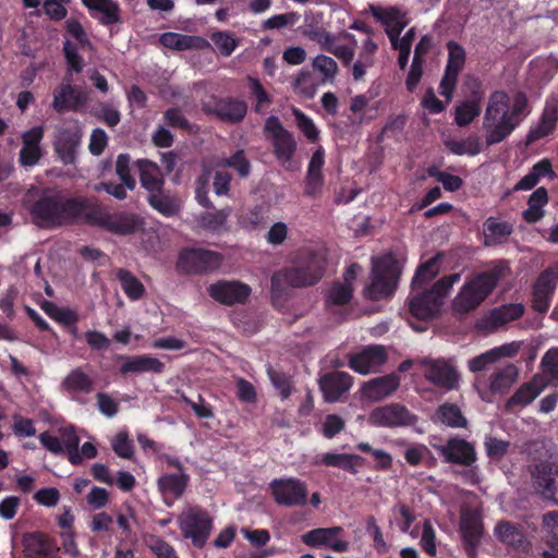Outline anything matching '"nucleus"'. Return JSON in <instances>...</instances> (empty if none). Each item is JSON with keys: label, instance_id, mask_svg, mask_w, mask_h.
<instances>
[{"label": "nucleus", "instance_id": "obj_1", "mask_svg": "<svg viewBox=\"0 0 558 558\" xmlns=\"http://www.w3.org/2000/svg\"><path fill=\"white\" fill-rule=\"evenodd\" d=\"M25 206L34 225L41 229H58L83 223L88 197L66 196L49 189L28 195Z\"/></svg>", "mask_w": 558, "mask_h": 558}, {"label": "nucleus", "instance_id": "obj_2", "mask_svg": "<svg viewBox=\"0 0 558 558\" xmlns=\"http://www.w3.org/2000/svg\"><path fill=\"white\" fill-rule=\"evenodd\" d=\"M509 274L508 263L498 260L487 270L472 276L456 295V312L468 313L475 310Z\"/></svg>", "mask_w": 558, "mask_h": 558}, {"label": "nucleus", "instance_id": "obj_3", "mask_svg": "<svg viewBox=\"0 0 558 558\" xmlns=\"http://www.w3.org/2000/svg\"><path fill=\"white\" fill-rule=\"evenodd\" d=\"M325 274V260L311 250L298 253L290 267L271 276V291L278 292L282 282L294 287H308L316 284Z\"/></svg>", "mask_w": 558, "mask_h": 558}, {"label": "nucleus", "instance_id": "obj_4", "mask_svg": "<svg viewBox=\"0 0 558 558\" xmlns=\"http://www.w3.org/2000/svg\"><path fill=\"white\" fill-rule=\"evenodd\" d=\"M517 128L509 114V96L505 92H494L488 98L483 118L486 145L504 142Z\"/></svg>", "mask_w": 558, "mask_h": 558}, {"label": "nucleus", "instance_id": "obj_5", "mask_svg": "<svg viewBox=\"0 0 558 558\" xmlns=\"http://www.w3.org/2000/svg\"><path fill=\"white\" fill-rule=\"evenodd\" d=\"M453 286V274L436 281L428 290L418 292L408 299V310L412 317L428 322L437 318L445 306V301Z\"/></svg>", "mask_w": 558, "mask_h": 558}, {"label": "nucleus", "instance_id": "obj_6", "mask_svg": "<svg viewBox=\"0 0 558 558\" xmlns=\"http://www.w3.org/2000/svg\"><path fill=\"white\" fill-rule=\"evenodd\" d=\"M83 223L98 227L114 234L128 235L138 229L141 221L134 214L128 211L110 213L93 198H88V209L85 211Z\"/></svg>", "mask_w": 558, "mask_h": 558}, {"label": "nucleus", "instance_id": "obj_7", "mask_svg": "<svg viewBox=\"0 0 558 558\" xmlns=\"http://www.w3.org/2000/svg\"><path fill=\"white\" fill-rule=\"evenodd\" d=\"M399 277L398 262L391 255L375 259L372 268V281L365 288L364 296L372 301L390 296L396 290Z\"/></svg>", "mask_w": 558, "mask_h": 558}, {"label": "nucleus", "instance_id": "obj_8", "mask_svg": "<svg viewBox=\"0 0 558 558\" xmlns=\"http://www.w3.org/2000/svg\"><path fill=\"white\" fill-rule=\"evenodd\" d=\"M178 521L183 537L190 538L194 547L202 549L214 526L209 512L199 506H192L179 515Z\"/></svg>", "mask_w": 558, "mask_h": 558}, {"label": "nucleus", "instance_id": "obj_9", "mask_svg": "<svg viewBox=\"0 0 558 558\" xmlns=\"http://www.w3.org/2000/svg\"><path fill=\"white\" fill-rule=\"evenodd\" d=\"M264 131L271 143L272 153L277 161L283 168L290 169L298 149V143L293 133L287 130L276 116H270L266 119Z\"/></svg>", "mask_w": 558, "mask_h": 558}, {"label": "nucleus", "instance_id": "obj_10", "mask_svg": "<svg viewBox=\"0 0 558 558\" xmlns=\"http://www.w3.org/2000/svg\"><path fill=\"white\" fill-rule=\"evenodd\" d=\"M459 531L462 547L468 558H476L477 548L484 536V523L481 509L463 505L460 509Z\"/></svg>", "mask_w": 558, "mask_h": 558}, {"label": "nucleus", "instance_id": "obj_11", "mask_svg": "<svg viewBox=\"0 0 558 558\" xmlns=\"http://www.w3.org/2000/svg\"><path fill=\"white\" fill-rule=\"evenodd\" d=\"M222 256L218 252L205 248H184L180 252L177 268L180 272L202 275L218 269Z\"/></svg>", "mask_w": 558, "mask_h": 558}, {"label": "nucleus", "instance_id": "obj_12", "mask_svg": "<svg viewBox=\"0 0 558 558\" xmlns=\"http://www.w3.org/2000/svg\"><path fill=\"white\" fill-rule=\"evenodd\" d=\"M269 489L275 502L279 506L292 508L307 504V485L300 478H275L269 483Z\"/></svg>", "mask_w": 558, "mask_h": 558}, {"label": "nucleus", "instance_id": "obj_13", "mask_svg": "<svg viewBox=\"0 0 558 558\" xmlns=\"http://www.w3.org/2000/svg\"><path fill=\"white\" fill-rule=\"evenodd\" d=\"M417 418L405 405L393 402L373 409L368 415V423L375 427L395 428L416 423Z\"/></svg>", "mask_w": 558, "mask_h": 558}, {"label": "nucleus", "instance_id": "obj_14", "mask_svg": "<svg viewBox=\"0 0 558 558\" xmlns=\"http://www.w3.org/2000/svg\"><path fill=\"white\" fill-rule=\"evenodd\" d=\"M207 291L213 300L227 306L245 304L252 293L251 287L239 280H218Z\"/></svg>", "mask_w": 558, "mask_h": 558}, {"label": "nucleus", "instance_id": "obj_15", "mask_svg": "<svg viewBox=\"0 0 558 558\" xmlns=\"http://www.w3.org/2000/svg\"><path fill=\"white\" fill-rule=\"evenodd\" d=\"M83 132L80 126L60 128L54 135L53 150L64 166L76 163L77 150L81 146Z\"/></svg>", "mask_w": 558, "mask_h": 558}, {"label": "nucleus", "instance_id": "obj_16", "mask_svg": "<svg viewBox=\"0 0 558 558\" xmlns=\"http://www.w3.org/2000/svg\"><path fill=\"white\" fill-rule=\"evenodd\" d=\"M524 311V306L521 303L500 305L478 318L475 323V328L483 333L494 332L499 327L521 318Z\"/></svg>", "mask_w": 558, "mask_h": 558}, {"label": "nucleus", "instance_id": "obj_17", "mask_svg": "<svg viewBox=\"0 0 558 558\" xmlns=\"http://www.w3.org/2000/svg\"><path fill=\"white\" fill-rule=\"evenodd\" d=\"M342 533L341 526L317 527L303 534L302 542L311 547L325 546L336 553H344L349 549V543L338 538Z\"/></svg>", "mask_w": 558, "mask_h": 558}, {"label": "nucleus", "instance_id": "obj_18", "mask_svg": "<svg viewBox=\"0 0 558 558\" xmlns=\"http://www.w3.org/2000/svg\"><path fill=\"white\" fill-rule=\"evenodd\" d=\"M418 362L420 369L429 383L445 390L453 388V366L448 361L425 357Z\"/></svg>", "mask_w": 558, "mask_h": 558}, {"label": "nucleus", "instance_id": "obj_19", "mask_svg": "<svg viewBox=\"0 0 558 558\" xmlns=\"http://www.w3.org/2000/svg\"><path fill=\"white\" fill-rule=\"evenodd\" d=\"M22 545L26 558H56L60 551L56 539L39 531L25 533Z\"/></svg>", "mask_w": 558, "mask_h": 558}, {"label": "nucleus", "instance_id": "obj_20", "mask_svg": "<svg viewBox=\"0 0 558 558\" xmlns=\"http://www.w3.org/2000/svg\"><path fill=\"white\" fill-rule=\"evenodd\" d=\"M85 101L86 98L81 88L72 85L70 78L63 81L53 90L52 108L57 113L77 111Z\"/></svg>", "mask_w": 558, "mask_h": 558}, {"label": "nucleus", "instance_id": "obj_21", "mask_svg": "<svg viewBox=\"0 0 558 558\" xmlns=\"http://www.w3.org/2000/svg\"><path fill=\"white\" fill-rule=\"evenodd\" d=\"M318 383L324 399L327 402H336L350 390L353 378L345 372L333 371L323 375Z\"/></svg>", "mask_w": 558, "mask_h": 558}, {"label": "nucleus", "instance_id": "obj_22", "mask_svg": "<svg viewBox=\"0 0 558 558\" xmlns=\"http://www.w3.org/2000/svg\"><path fill=\"white\" fill-rule=\"evenodd\" d=\"M189 483L190 475L186 472L165 473L157 480L158 489L169 506L183 496Z\"/></svg>", "mask_w": 558, "mask_h": 558}, {"label": "nucleus", "instance_id": "obj_23", "mask_svg": "<svg viewBox=\"0 0 558 558\" xmlns=\"http://www.w3.org/2000/svg\"><path fill=\"white\" fill-rule=\"evenodd\" d=\"M387 361V352L383 345H369L360 353L353 354L349 366L359 374H368L373 368Z\"/></svg>", "mask_w": 558, "mask_h": 558}, {"label": "nucleus", "instance_id": "obj_24", "mask_svg": "<svg viewBox=\"0 0 558 558\" xmlns=\"http://www.w3.org/2000/svg\"><path fill=\"white\" fill-rule=\"evenodd\" d=\"M118 361H124L120 366L119 373L122 376L128 374L154 373L161 374L165 371V364L157 357L150 355H118Z\"/></svg>", "mask_w": 558, "mask_h": 558}, {"label": "nucleus", "instance_id": "obj_25", "mask_svg": "<svg viewBox=\"0 0 558 558\" xmlns=\"http://www.w3.org/2000/svg\"><path fill=\"white\" fill-rule=\"evenodd\" d=\"M546 386L547 383L545 378L542 375L536 374L530 381L520 386V388L510 397L507 405L509 408L527 405L539 396Z\"/></svg>", "mask_w": 558, "mask_h": 558}, {"label": "nucleus", "instance_id": "obj_26", "mask_svg": "<svg viewBox=\"0 0 558 558\" xmlns=\"http://www.w3.org/2000/svg\"><path fill=\"white\" fill-rule=\"evenodd\" d=\"M136 166L140 172L141 185L148 194L165 189V179L156 162L148 159H138Z\"/></svg>", "mask_w": 558, "mask_h": 558}, {"label": "nucleus", "instance_id": "obj_27", "mask_svg": "<svg viewBox=\"0 0 558 558\" xmlns=\"http://www.w3.org/2000/svg\"><path fill=\"white\" fill-rule=\"evenodd\" d=\"M558 121V106L556 104L554 105H546L541 119L534 128H531L527 135L525 143L526 145H531L534 142L548 136L550 133L554 132L556 124Z\"/></svg>", "mask_w": 558, "mask_h": 558}, {"label": "nucleus", "instance_id": "obj_28", "mask_svg": "<svg viewBox=\"0 0 558 558\" xmlns=\"http://www.w3.org/2000/svg\"><path fill=\"white\" fill-rule=\"evenodd\" d=\"M159 43L166 48L178 51L203 49L209 45L208 41L201 36L184 35L172 32L161 34Z\"/></svg>", "mask_w": 558, "mask_h": 558}, {"label": "nucleus", "instance_id": "obj_29", "mask_svg": "<svg viewBox=\"0 0 558 558\" xmlns=\"http://www.w3.org/2000/svg\"><path fill=\"white\" fill-rule=\"evenodd\" d=\"M400 386V378L396 374H389L369 380L364 386V393L366 397L380 400L398 389Z\"/></svg>", "mask_w": 558, "mask_h": 558}, {"label": "nucleus", "instance_id": "obj_30", "mask_svg": "<svg viewBox=\"0 0 558 558\" xmlns=\"http://www.w3.org/2000/svg\"><path fill=\"white\" fill-rule=\"evenodd\" d=\"M147 202L149 206L165 217H173L180 211V203L175 196L166 192L165 189L148 194Z\"/></svg>", "mask_w": 558, "mask_h": 558}, {"label": "nucleus", "instance_id": "obj_31", "mask_svg": "<svg viewBox=\"0 0 558 558\" xmlns=\"http://www.w3.org/2000/svg\"><path fill=\"white\" fill-rule=\"evenodd\" d=\"M82 3L90 11L101 13L99 22L102 25H112L121 22L120 8L111 0H82Z\"/></svg>", "mask_w": 558, "mask_h": 558}, {"label": "nucleus", "instance_id": "obj_32", "mask_svg": "<svg viewBox=\"0 0 558 558\" xmlns=\"http://www.w3.org/2000/svg\"><path fill=\"white\" fill-rule=\"evenodd\" d=\"M247 106L243 100L233 98L221 99L216 105L217 116L227 122L236 123L244 119Z\"/></svg>", "mask_w": 558, "mask_h": 558}, {"label": "nucleus", "instance_id": "obj_33", "mask_svg": "<svg viewBox=\"0 0 558 558\" xmlns=\"http://www.w3.org/2000/svg\"><path fill=\"white\" fill-rule=\"evenodd\" d=\"M495 536L506 545L520 548L525 544V536L521 527L510 521H500L495 526Z\"/></svg>", "mask_w": 558, "mask_h": 558}, {"label": "nucleus", "instance_id": "obj_34", "mask_svg": "<svg viewBox=\"0 0 558 558\" xmlns=\"http://www.w3.org/2000/svg\"><path fill=\"white\" fill-rule=\"evenodd\" d=\"M62 387L72 396L76 393H90L94 390V380L77 367L71 371L62 381Z\"/></svg>", "mask_w": 558, "mask_h": 558}, {"label": "nucleus", "instance_id": "obj_35", "mask_svg": "<svg viewBox=\"0 0 558 558\" xmlns=\"http://www.w3.org/2000/svg\"><path fill=\"white\" fill-rule=\"evenodd\" d=\"M518 377V368L513 364L495 371L489 377V388L493 393H505Z\"/></svg>", "mask_w": 558, "mask_h": 558}, {"label": "nucleus", "instance_id": "obj_36", "mask_svg": "<svg viewBox=\"0 0 558 558\" xmlns=\"http://www.w3.org/2000/svg\"><path fill=\"white\" fill-rule=\"evenodd\" d=\"M40 308L56 323L68 328L69 326H73V324H77L80 320V316L76 311L70 307H60L56 303L51 301H43L40 303Z\"/></svg>", "mask_w": 558, "mask_h": 558}, {"label": "nucleus", "instance_id": "obj_37", "mask_svg": "<svg viewBox=\"0 0 558 558\" xmlns=\"http://www.w3.org/2000/svg\"><path fill=\"white\" fill-rule=\"evenodd\" d=\"M512 231L513 228L509 222L488 218L484 223L485 243L487 245L504 243Z\"/></svg>", "mask_w": 558, "mask_h": 558}, {"label": "nucleus", "instance_id": "obj_38", "mask_svg": "<svg viewBox=\"0 0 558 558\" xmlns=\"http://www.w3.org/2000/svg\"><path fill=\"white\" fill-rule=\"evenodd\" d=\"M116 277L123 292L131 301H137L144 296L146 292L144 284L130 270L119 268L116 272Z\"/></svg>", "mask_w": 558, "mask_h": 558}, {"label": "nucleus", "instance_id": "obj_39", "mask_svg": "<svg viewBox=\"0 0 558 558\" xmlns=\"http://www.w3.org/2000/svg\"><path fill=\"white\" fill-rule=\"evenodd\" d=\"M59 433L64 452L68 453V459L71 464H81L82 456L78 451L80 438L75 432V428L73 426L61 427Z\"/></svg>", "mask_w": 558, "mask_h": 558}, {"label": "nucleus", "instance_id": "obj_40", "mask_svg": "<svg viewBox=\"0 0 558 558\" xmlns=\"http://www.w3.org/2000/svg\"><path fill=\"white\" fill-rule=\"evenodd\" d=\"M444 254L437 253L428 260L422 263L412 279V286H421L422 283L432 281L440 270L441 258Z\"/></svg>", "mask_w": 558, "mask_h": 558}, {"label": "nucleus", "instance_id": "obj_41", "mask_svg": "<svg viewBox=\"0 0 558 558\" xmlns=\"http://www.w3.org/2000/svg\"><path fill=\"white\" fill-rule=\"evenodd\" d=\"M536 485L545 499L551 500L558 505V468L555 473L539 472L536 478Z\"/></svg>", "mask_w": 558, "mask_h": 558}, {"label": "nucleus", "instance_id": "obj_42", "mask_svg": "<svg viewBox=\"0 0 558 558\" xmlns=\"http://www.w3.org/2000/svg\"><path fill=\"white\" fill-rule=\"evenodd\" d=\"M541 368L547 385L558 387V348L546 351L541 361Z\"/></svg>", "mask_w": 558, "mask_h": 558}, {"label": "nucleus", "instance_id": "obj_43", "mask_svg": "<svg viewBox=\"0 0 558 558\" xmlns=\"http://www.w3.org/2000/svg\"><path fill=\"white\" fill-rule=\"evenodd\" d=\"M217 166L232 168L242 179H246L250 175L252 168L243 149H239L230 157L221 159Z\"/></svg>", "mask_w": 558, "mask_h": 558}, {"label": "nucleus", "instance_id": "obj_44", "mask_svg": "<svg viewBox=\"0 0 558 558\" xmlns=\"http://www.w3.org/2000/svg\"><path fill=\"white\" fill-rule=\"evenodd\" d=\"M500 355H511L509 347L504 345L498 349H493L470 360V371L473 373L481 372L485 369L487 365L495 363L500 357Z\"/></svg>", "mask_w": 558, "mask_h": 558}, {"label": "nucleus", "instance_id": "obj_45", "mask_svg": "<svg viewBox=\"0 0 558 558\" xmlns=\"http://www.w3.org/2000/svg\"><path fill=\"white\" fill-rule=\"evenodd\" d=\"M481 111L480 102L470 101L468 99L462 100L458 106H456V125H469L476 117L480 116Z\"/></svg>", "mask_w": 558, "mask_h": 558}, {"label": "nucleus", "instance_id": "obj_46", "mask_svg": "<svg viewBox=\"0 0 558 558\" xmlns=\"http://www.w3.org/2000/svg\"><path fill=\"white\" fill-rule=\"evenodd\" d=\"M446 48L448 51L447 65L439 88L440 94L449 101L453 93V39L447 41Z\"/></svg>", "mask_w": 558, "mask_h": 558}, {"label": "nucleus", "instance_id": "obj_47", "mask_svg": "<svg viewBox=\"0 0 558 558\" xmlns=\"http://www.w3.org/2000/svg\"><path fill=\"white\" fill-rule=\"evenodd\" d=\"M292 112L295 118L298 129L303 133L308 142L316 143L319 138V131L313 120L299 108L294 107Z\"/></svg>", "mask_w": 558, "mask_h": 558}, {"label": "nucleus", "instance_id": "obj_48", "mask_svg": "<svg viewBox=\"0 0 558 558\" xmlns=\"http://www.w3.org/2000/svg\"><path fill=\"white\" fill-rule=\"evenodd\" d=\"M461 93L465 99L482 104L484 98L482 81L474 75H466L461 86Z\"/></svg>", "mask_w": 558, "mask_h": 558}, {"label": "nucleus", "instance_id": "obj_49", "mask_svg": "<svg viewBox=\"0 0 558 558\" xmlns=\"http://www.w3.org/2000/svg\"><path fill=\"white\" fill-rule=\"evenodd\" d=\"M454 449L456 464L471 466L477 460L474 446L464 439L456 437Z\"/></svg>", "mask_w": 558, "mask_h": 558}, {"label": "nucleus", "instance_id": "obj_50", "mask_svg": "<svg viewBox=\"0 0 558 558\" xmlns=\"http://www.w3.org/2000/svg\"><path fill=\"white\" fill-rule=\"evenodd\" d=\"M355 448L364 453H371L376 460V469L379 471H388L392 466V457L383 449H374L368 442H359Z\"/></svg>", "mask_w": 558, "mask_h": 558}, {"label": "nucleus", "instance_id": "obj_51", "mask_svg": "<svg viewBox=\"0 0 558 558\" xmlns=\"http://www.w3.org/2000/svg\"><path fill=\"white\" fill-rule=\"evenodd\" d=\"M353 296L351 283H335L328 291L327 303L329 305H345Z\"/></svg>", "mask_w": 558, "mask_h": 558}, {"label": "nucleus", "instance_id": "obj_52", "mask_svg": "<svg viewBox=\"0 0 558 558\" xmlns=\"http://www.w3.org/2000/svg\"><path fill=\"white\" fill-rule=\"evenodd\" d=\"M323 48L340 59L344 66H349L354 58L353 48L337 44L336 40L330 37V35L326 36Z\"/></svg>", "mask_w": 558, "mask_h": 558}, {"label": "nucleus", "instance_id": "obj_53", "mask_svg": "<svg viewBox=\"0 0 558 558\" xmlns=\"http://www.w3.org/2000/svg\"><path fill=\"white\" fill-rule=\"evenodd\" d=\"M313 68L322 73L324 82L332 83L338 73L337 62L325 54H319L314 59Z\"/></svg>", "mask_w": 558, "mask_h": 558}, {"label": "nucleus", "instance_id": "obj_54", "mask_svg": "<svg viewBox=\"0 0 558 558\" xmlns=\"http://www.w3.org/2000/svg\"><path fill=\"white\" fill-rule=\"evenodd\" d=\"M131 157L129 154H120L116 162V173L120 178L121 182L129 189L134 190L136 185L135 179L131 174L130 170Z\"/></svg>", "mask_w": 558, "mask_h": 558}, {"label": "nucleus", "instance_id": "obj_55", "mask_svg": "<svg viewBox=\"0 0 558 558\" xmlns=\"http://www.w3.org/2000/svg\"><path fill=\"white\" fill-rule=\"evenodd\" d=\"M558 283V272L553 268H547L541 272L538 278L536 279L534 287L537 290H542L543 292L553 296L555 289Z\"/></svg>", "mask_w": 558, "mask_h": 558}, {"label": "nucleus", "instance_id": "obj_56", "mask_svg": "<svg viewBox=\"0 0 558 558\" xmlns=\"http://www.w3.org/2000/svg\"><path fill=\"white\" fill-rule=\"evenodd\" d=\"M211 40L219 50L220 54L229 57L235 50L236 40L226 32H216L211 35Z\"/></svg>", "mask_w": 558, "mask_h": 558}, {"label": "nucleus", "instance_id": "obj_57", "mask_svg": "<svg viewBox=\"0 0 558 558\" xmlns=\"http://www.w3.org/2000/svg\"><path fill=\"white\" fill-rule=\"evenodd\" d=\"M345 428L344 420L338 414H328L322 425V434L325 438L331 439Z\"/></svg>", "mask_w": 558, "mask_h": 558}, {"label": "nucleus", "instance_id": "obj_58", "mask_svg": "<svg viewBox=\"0 0 558 558\" xmlns=\"http://www.w3.org/2000/svg\"><path fill=\"white\" fill-rule=\"evenodd\" d=\"M112 449L116 452V454L123 459H130L134 453L133 441L124 432H120L117 434V436L112 440Z\"/></svg>", "mask_w": 558, "mask_h": 558}, {"label": "nucleus", "instance_id": "obj_59", "mask_svg": "<svg viewBox=\"0 0 558 558\" xmlns=\"http://www.w3.org/2000/svg\"><path fill=\"white\" fill-rule=\"evenodd\" d=\"M228 215L225 209L207 211L201 215L199 221L204 228L216 231L226 223Z\"/></svg>", "mask_w": 558, "mask_h": 558}, {"label": "nucleus", "instance_id": "obj_60", "mask_svg": "<svg viewBox=\"0 0 558 558\" xmlns=\"http://www.w3.org/2000/svg\"><path fill=\"white\" fill-rule=\"evenodd\" d=\"M300 19V15L296 12H289L284 14H276L269 19H267L263 23V27L265 29H279L286 27L288 25L295 24Z\"/></svg>", "mask_w": 558, "mask_h": 558}, {"label": "nucleus", "instance_id": "obj_61", "mask_svg": "<svg viewBox=\"0 0 558 558\" xmlns=\"http://www.w3.org/2000/svg\"><path fill=\"white\" fill-rule=\"evenodd\" d=\"M482 149V143L476 134L470 135L469 137L456 141V155H470L475 156Z\"/></svg>", "mask_w": 558, "mask_h": 558}, {"label": "nucleus", "instance_id": "obj_62", "mask_svg": "<svg viewBox=\"0 0 558 558\" xmlns=\"http://www.w3.org/2000/svg\"><path fill=\"white\" fill-rule=\"evenodd\" d=\"M509 447V441L501 440L496 437H486L485 439L486 453L493 460L501 459L505 457Z\"/></svg>", "mask_w": 558, "mask_h": 558}, {"label": "nucleus", "instance_id": "obj_63", "mask_svg": "<svg viewBox=\"0 0 558 558\" xmlns=\"http://www.w3.org/2000/svg\"><path fill=\"white\" fill-rule=\"evenodd\" d=\"M63 53L69 66L75 73H81L83 71L84 61L83 58L78 54L76 46L70 40H66L63 44Z\"/></svg>", "mask_w": 558, "mask_h": 558}, {"label": "nucleus", "instance_id": "obj_64", "mask_svg": "<svg viewBox=\"0 0 558 558\" xmlns=\"http://www.w3.org/2000/svg\"><path fill=\"white\" fill-rule=\"evenodd\" d=\"M84 336L86 343L94 351L108 350L111 344V340L104 332L98 330H88Z\"/></svg>", "mask_w": 558, "mask_h": 558}]
</instances>
